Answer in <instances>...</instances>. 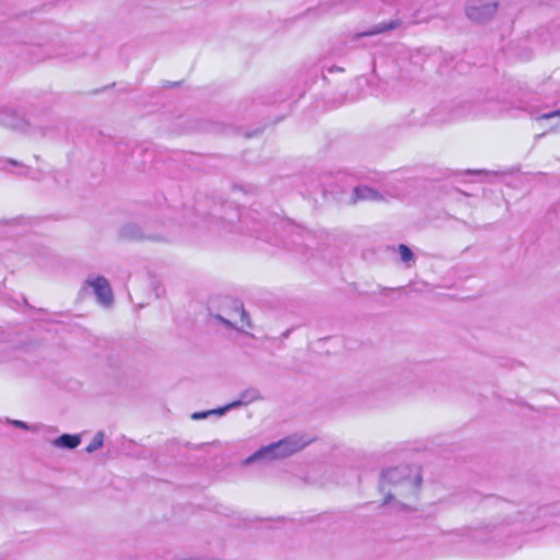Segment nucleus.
<instances>
[{"label":"nucleus","instance_id":"obj_17","mask_svg":"<svg viewBox=\"0 0 560 560\" xmlns=\"http://www.w3.org/2000/svg\"><path fill=\"white\" fill-rule=\"evenodd\" d=\"M242 320L246 322V324L249 326L248 314L245 312V310L243 307H242Z\"/></svg>","mask_w":560,"mask_h":560},{"label":"nucleus","instance_id":"obj_19","mask_svg":"<svg viewBox=\"0 0 560 560\" xmlns=\"http://www.w3.org/2000/svg\"><path fill=\"white\" fill-rule=\"evenodd\" d=\"M290 331L287 330L285 332H283V337L287 338L289 336Z\"/></svg>","mask_w":560,"mask_h":560},{"label":"nucleus","instance_id":"obj_12","mask_svg":"<svg viewBox=\"0 0 560 560\" xmlns=\"http://www.w3.org/2000/svg\"><path fill=\"white\" fill-rule=\"evenodd\" d=\"M104 444V433L102 431H98L92 442L86 446L85 451L88 453H93L96 450L101 448Z\"/></svg>","mask_w":560,"mask_h":560},{"label":"nucleus","instance_id":"obj_3","mask_svg":"<svg viewBox=\"0 0 560 560\" xmlns=\"http://www.w3.org/2000/svg\"><path fill=\"white\" fill-rule=\"evenodd\" d=\"M308 444V441L301 436L292 435L261 447L244 460L245 465L258 460H271L290 456Z\"/></svg>","mask_w":560,"mask_h":560},{"label":"nucleus","instance_id":"obj_14","mask_svg":"<svg viewBox=\"0 0 560 560\" xmlns=\"http://www.w3.org/2000/svg\"><path fill=\"white\" fill-rule=\"evenodd\" d=\"M11 423H12L14 427H16V428H21V429H24V430H28V429H30V428H28V425H27V423H25V422H23V421H21V420H13Z\"/></svg>","mask_w":560,"mask_h":560},{"label":"nucleus","instance_id":"obj_7","mask_svg":"<svg viewBox=\"0 0 560 560\" xmlns=\"http://www.w3.org/2000/svg\"><path fill=\"white\" fill-rule=\"evenodd\" d=\"M383 196L369 186H358L353 189L352 201H382Z\"/></svg>","mask_w":560,"mask_h":560},{"label":"nucleus","instance_id":"obj_13","mask_svg":"<svg viewBox=\"0 0 560 560\" xmlns=\"http://www.w3.org/2000/svg\"><path fill=\"white\" fill-rule=\"evenodd\" d=\"M555 117H560V108L557 109V110H552V112H548V113H544L539 116V119H551V118H555Z\"/></svg>","mask_w":560,"mask_h":560},{"label":"nucleus","instance_id":"obj_4","mask_svg":"<svg viewBox=\"0 0 560 560\" xmlns=\"http://www.w3.org/2000/svg\"><path fill=\"white\" fill-rule=\"evenodd\" d=\"M258 399H260L259 390L256 388H247L240 394L238 399H236L223 407L217 408V409H212V410H208V411H203V412H195V413H192L191 418L194 420H201V419H206L210 415L223 416L229 410L238 408L241 406H246V405H248L253 401H256Z\"/></svg>","mask_w":560,"mask_h":560},{"label":"nucleus","instance_id":"obj_10","mask_svg":"<svg viewBox=\"0 0 560 560\" xmlns=\"http://www.w3.org/2000/svg\"><path fill=\"white\" fill-rule=\"evenodd\" d=\"M0 122L13 129H21L24 121L18 118L15 114H12L10 116L0 117Z\"/></svg>","mask_w":560,"mask_h":560},{"label":"nucleus","instance_id":"obj_9","mask_svg":"<svg viewBox=\"0 0 560 560\" xmlns=\"http://www.w3.org/2000/svg\"><path fill=\"white\" fill-rule=\"evenodd\" d=\"M400 23H401L400 20H394V21H390V22H383V23H380V24L373 26L371 30L359 34V36H373V35H376V34H381V33H384L386 31H390V30L397 28L400 25Z\"/></svg>","mask_w":560,"mask_h":560},{"label":"nucleus","instance_id":"obj_5","mask_svg":"<svg viewBox=\"0 0 560 560\" xmlns=\"http://www.w3.org/2000/svg\"><path fill=\"white\" fill-rule=\"evenodd\" d=\"M497 9L498 2L494 0H478L467 7L466 14L469 20L482 23L490 20L495 14Z\"/></svg>","mask_w":560,"mask_h":560},{"label":"nucleus","instance_id":"obj_18","mask_svg":"<svg viewBox=\"0 0 560 560\" xmlns=\"http://www.w3.org/2000/svg\"><path fill=\"white\" fill-rule=\"evenodd\" d=\"M8 163H10L11 165H14V166H19L20 163L15 160H8Z\"/></svg>","mask_w":560,"mask_h":560},{"label":"nucleus","instance_id":"obj_2","mask_svg":"<svg viewBox=\"0 0 560 560\" xmlns=\"http://www.w3.org/2000/svg\"><path fill=\"white\" fill-rule=\"evenodd\" d=\"M422 482L420 471L416 467L399 466L384 470L381 479V491L384 493V504L395 501L398 509H408L409 503L402 500L415 499Z\"/></svg>","mask_w":560,"mask_h":560},{"label":"nucleus","instance_id":"obj_8","mask_svg":"<svg viewBox=\"0 0 560 560\" xmlns=\"http://www.w3.org/2000/svg\"><path fill=\"white\" fill-rule=\"evenodd\" d=\"M54 445L61 448H75L80 444V436L77 434H62L54 440Z\"/></svg>","mask_w":560,"mask_h":560},{"label":"nucleus","instance_id":"obj_1","mask_svg":"<svg viewBox=\"0 0 560 560\" xmlns=\"http://www.w3.org/2000/svg\"><path fill=\"white\" fill-rule=\"evenodd\" d=\"M525 514L511 502H500L497 513L487 522L460 529L462 536L481 544L500 542L504 538L525 530Z\"/></svg>","mask_w":560,"mask_h":560},{"label":"nucleus","instance_id":"obj_15","mask_svg":"<svg viewBox=\"0 0 560 560\" xmlns=\"http://www.w3.org/2000/svg\"><path fill=\"white\" fill-rule=\"evenodd\" d=\"M55 57L63 58V59H65V60H67V61H70V60H72V59H73V57H72V56H70V55H68L67 52H57V54L55 55Z\"/></svg>","mask_w":560,"mask_h":560},{"label":"nucleus","instance_id":"obj_11","mask_svg":"<svg viewBox=\"0 0 560 560\" xmlns=\"http://www.w3.org/2000/svg\"><path fill=\"white\" fill-rule=\"evenodd\" d=\"M397 250L402 262L410 265V262L415 261L413 253L407 245L400 244Z\"/></svg>","mask_w":560,"mask_h":560},{"label":"nucleus","instance_id":"obj_16","mask_svg":"<svg viewBox=\"0 0 560 560\" xmlns=\"http://www.w3.org/2000/svg\"><path fill=\"white\" fill-rule=\"evenodd\" d=\"M218 320H220L223 325H225L226 327H233V325L231 324L230 320L225 319L224 317L218 315L217 316Z\"/></svg>","mask_w":560,"mask_h":560},{"label":"nucleus","instance_id":"obj_6","mask_svg":"<svg viewBox=\"0 0 560 560\" xmlns=\"http://www.w3.org/2000/svg\"><path fill=\"white\" fill-rule=\"evenodd\" d=\"M86 284L93 289L101 304L107 306L113 302V292L106 278L100 276L94 279H88Z\"/></svg>","mask_w":560,"mask_h":560}]
</instances>
